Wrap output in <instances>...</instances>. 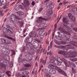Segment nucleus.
I'll list each match as a JSON object with an SVG mask.
<instances>
[{
  "mask_svg": "<svg viewBox=\"0 0 77 77\" xmlns=\"http://www.w3.org/2000/svg\"><path fill=\"white\" fill-rule=\"evenodd\" d=\"M54 60H55V58L54 57H53L52 58L51 60L50 63H53V62H54Z\"/></svg>",
  "mask_w": 77,
  "mask_h": 77,
  "instance_id": "obj_36",
  "label": "nucleus"
},
{
  "mask_svg": "<svg viewBox=\"0 0 77 77\" xmlns=\"http://www.w3.org/2000/svg\"><path fill=\"white\" fill-rule=\"evenodd\" d=\"M47 17L48 18V19H50L51 18V16L50 15H47Z\"/></svg>",
  "mask_w": 77,
  "mask_h": 77,
  "instance_id": "obj_57",
  "label": "nucleus"
},
{
  "mask_svg": "<svg viewBox=\"0 0 77 77\" xmlns=\"http://www.w3.org/2000/svg\"><path fill=\"white\" fill-rule=\"evenodd\" d=\"M73 30H74L75 32H77V28H74L73 29Z\"/></svg>",
  "mask_w": 77,
  "mask_h": 77,
  "instance_id": "obj_59",
  "label": "nucleus"
},
{
  "mask_svg": "<svg viewBox=\"0 0 77 77\" xmlns=\"http://www.w3.org/2000/svg\"><path fill=\"white\" fill-rule=\"evenodd\" d=\"M42 20H45V21H47L48 20L47 16H45L44 18L42 17Z\"/></svg>",
  "mask_w": 77,
  "mask_h": 77,
  "instance_id": "obj_44",
  "label": "nucleus"
},
{
  "mask_svg": "<svg viewBox=\"0 0 77 77\" xmlns=\"http://www.w3.org/2000/svg\"><path fill=\"white\" fill-rule=\"evenodd\" d=\"M72 44L73 46L77 47V42L75 41H72Z\"/></svg>",
  "mask_w": 77,
  "mask_h": 77,
  "instance_id": "obj_23",
  "label": "nucleus"
},
{
  "mask_svg": "<svg viewBox=\"0 0 77 77\" xmlns=\"http://www.w3.org/2000/svg\"><path fill=\"white\" fill-rule=\"evenodd\" d=\"M21 57H22V54H21L19 56V60H21Z\"/></svg>",
  "mask_w": 77,
  "mask_h": 77,
  "instance_id": "obj_61",
  "label": "nucleus"
},
{
  "mask_svg": "<svg viewBox=\"0 0 77 77\" xmlns=\"http://www.w3.org/2000/svg\"><path fill=\"white\" fill-rule=\"evenodd\" d=\"M26 45V47L28 48H30V49H32L33 48V44L31 42H27Z\"/></svg>",
  "mask_w": 77,
  "mask_h": 77,
  "instance_id": "obj_8",
  "label": "nucleus"
},
{
  "mask_svg": "<svg viewBox=\"0 0 77 77\" xmlns=\"http://www.w3.org/2000/svg\"><path fill=\"white\" fill-rule=\"evenodd\" d=\"M69 17L70 19L71 20H72L73 21H74L75 20V18L74 16L72 15V14H69Z\"/></svg>",
  "mask_w": 77,
  "mask_h": 77,
  "instance_id": "obj_13",
  "label": "nucleus"
},
{
  "mask_svg": "<svg viewBox=\"0 0 77 77\" xmlns=\"http://www.w3.org/2000/svg\"><path fill=\"white\" fill-rule=\"evenodd\" d=\"M71 60L72 61V62H76V61H77V58H75L74 59H72Z\"/></svg>",
  "mask_w": 77,
  "mask_h": 77,
  "instance_id": "obj_47",
  "label": "nucleus"
},
{
  "mask_svg": "<svg viewBox=\"0 0 77 77\" xmlns=\"http://www.w3.org/2000/svg\"><path fill=\"white\" fill-rule=\"evenodd\" d=\"M66 42L67 43H70V42H71V39L69 38H67L66 39Z\"/></svg>",
  "mask_w": 77,
  "mask_h": 77,
  "instance_id": "obj_42",
  "label": "nucleus"
},
{
  "mask_svg": "<svg viewBox=\"0 0 77 77\" xmlns=\"http://www.w3.org/2000/svg\"><path fill=\"white\" fill-rule=\"evenodd\" d=\"M48 3L49 4V5H50V6L51 5H53L54 4L53 3L51 2H50Z\"/></svg>",
  "mask_w": 77,
  "mask_h": 77,
  "instance_id": "obj_53",
  "label": "nucleus"
},
{
  "mask_svg": "<svg viewBox=\"0 0 77 77\" xmlns=\"http://www.w3.org/2000/svg\"><path fill=\"white\" fill-rule=\"evenodd\" d=\"M33 44H34L33 46L34 47V48L33 49L34 50H35V49L36 50L35 51H36V48L38 47V46L39 45L38 44V43L37 42H34L33 43Z\"/></svg>",
  "mask_w": 77,
  "mask_h": 77,
  "instance_id": "obj_11",
  "label": "nucleus"
},
{
  "mask_svg": "<svg viewBox=\"0 0 77 77\" xmlns=\"http://www.w3.org/2000/svg\"><path fill=\"white\" fill-rule=\"evenodd\" d=\"M1 41L2 42L3 44H5L6 43V39H5L4 38H2L1 39Z\"/></svg>",
  "mask_w": 77,
  "mask_h": 77,
  "instance_id": "obj_30",
  "label": "nucleus"
},
{
  "mask_svg": "<svg viewBox=\"0 0 77 77\" xmlns=\"http://www.w3.org/2000/svg\"><path fill=\"white\" fill-rule=\"evenodd\" d=\"M65 48V46H59V47L58 48Z\"/></svg>",
  "mask_w": 77,
  "mask_h": 77,
  "instance_id": "obj_51",
  "label": "nucleus"
},
{
  "mask_svg": "<svg viewBox=\"0 0 77 77\" xmlns=\"http://www.w3.org/2000/svg\"><path fill=\"white\" fill-rule=\"evenodd\" d=\"M7 51L5 50L4 51V52H3V53L4 54L7 55Z\"/></svg>",
  "mask_w": 77,
  "mask_h": 77,
  "instance_id": "obj_60",
  "label": "nucleus"
},
{
  "mask_svg": "<svg viewBox=\"0 0 77 77\" xmlns=\"http://www.w3.org/2000/svg\"><path fill=\"white\" fill-rule=\"evenodd\" d=\"M11 56H14V55H15V51L13 50H11Z\"/></svg>",
  "mask_w": 77,
  "mask_h": 77,
  "instance_id": "obj_28",
  "label": "nucleus"
},
{
  "mask_svg": "<svg viewBox=\"0 0 77 77\" xmlns=\"http://www.w3.org/2000/svg\"><path fill=\"white\" fill-rule=\"evenodd\" d=\"M69 27L71 29V28H72V27H73V25L72 24H70L69 26Z\"/></svg>",
  "mask_w": 77,
  "mask_h": 77,
  "instance_id": "obj_55",
  "label": "nucleus"
},
{
  "mask_svg": "<svg viewBox=\"0 0 77 77\" xmlns=\"http://www.w3.org/2000/svg\"><path fill=\"white\" fill-rule=\"evenodd\" d=\"M47 26V24L45 23H44L43 22L42 23L40 24L38 26V27H39L40 29H43L44 27H45Z\"/></svg>",
  "mask_w": 77,
  "mask_h": 77,
  "instance_id": "obj_6",
  "label": "nucleus"
},
{
  "mask_svg": "<svg viewBox=\"0 0 77 77\" xmlns=\"http://www.w3.org/2000/svg\"><path fill=\"white\" fill-rule=\"evenodd\" d=\"M37 39H42V37H41V36H39V35H37L35 37Z\"/></svg>",
  "mask_w": 77,
  "mask_h": 77,
  "instance_id": "obj_41",
  "label": "nucleus"
},
{
  "mask_svg": "<svg viewBox=\"0 0 77 77\" xmlns=\"http://www.w3.org/2000/svg\"><path fill=\"white\" fill-rule=\"evenodd\" d=\"M45 75L46 77H51V75H49L48 73V74Z\"/></svg>",
  "mask_w": 77,
  "mask_h": 77,
  "instance_id": "obj_50",
  "label": "nucleus"
},
{
  "mask_svg": "<svg viewBox=\"0 0 77 77\" xmlns=\"http://www.w3.org/2000/svg\"><path fill=\"white\" fill-rule=\"evenodd\" d=\"M6 51V49L4 48L2 49V51L3 52H4L5 51Z\"/></svg>",
  "mask_w": 77,
  "mask_h": 77,
  "instance_id": "obj_63",
  "label": "nucleus"
},
{
  "mask_svg": "<svg viewBox=\"0 0 77 77\" xmlns=\"http://www.w3.org/2000/svg\"><path fill=\"white\" fill-rule=\"evenodd\" d=\"M63 21L64 23H66V24L67 23H68V21H68V19H67V18L63 17Z\"/></svg>",
  "mask_w": 77,
  "mask_h": 77,
  "instance_id": "obj_19",
  "label": "nucleus"
},
{
  "mask_svg": "<svg viewBox=\"0 0 77 77\" xmlns=\"http://www.w3.org/2000/svg\"><path fill=\"white\" fill-rule=\"evenodd\" d=\"M24 4H26L28 6L30 5V2L28 0H27L25 2H24Z\"/></svg>",
  "mask_w": 77,
  "mask_h": 77,
  "instance_id": "obj_37",
  "label": "nucleus"
},
{
  "mask_svg": "<svg viewBox=\"0 0 77 77\" xmlns=\"http://www.w3.org/2000/svg\"><path fill=\"white\" fill-rule=\"evenodd\" d=\"M11 42V41L10 40H7L6 41L5 44H10Z\"/></svg>",
  "mask_w": 77,
  "mask_h": 77,
  "instance_id": "obj_39",
  "label": "nucleus"
},
{
  "mask_svg": "<svg viewBox=\"0 0 77 77\" xmlns=\"http://www.w3.org/2000/svg\"><path fill=\"white\" fill-rule=\"evenodd\" d=\"M30 52H27V54L25 55V57L27 59H29V60H32V58L30 56Z\"/></svg>",
  "mask_w": 77,
  "mask_h": 77,
  "instance_id": "obj_10",
  "label": "nucleus"
},
{
  "mask_svg": "<svg viewBox=\"0 0 77 77\" xmlns=\"http://www.w3.org/2000/svg\"><path fill=\"white\" fill-rule=\"evenodd\" d=\"M4 63L6 65H9V62L6 60H4Z\"/></svg>",
  "mask_w": 77,
  "mask_h": 77,
  "instance_id": "obj_29",
  "label": "nucleus"
},
{
  "mask_svg": "<svg viewBox=\"0 0 77 77\" xmlns=\"http://www.w3.org/2000/svg\"><path fill=\"white\" fill-rule=\"evenodd\" d=\"M58 30H59V31H61L63 33H66V34H67V35H71V34L69 33V32L65 31V29L62 27H59L58 28Z\"/></svg>",
  "mask_w": 77,
  "mask_h": 77,
  "instance_id": "obj_7",
  "label": "nucleus"
},
{
  "mask_svg": "<svg viewBox=\"0 0 77 77\" xmlns=\"http://www.w3.org/2000/svg\"><path fill=\"white\" fill-rule=\"evenodd\" d=\"M69 65H71L72 66L75 68V64L71 62L70 61H69Z\"/></svg>",
  "mask_w": 77,
  "mask_h": 77,
  "instance_id": "obj_24",
  "label": "nucleus"
},
{
  "mask_svg": "<svg viewBox=\"0 0 77 77\" xmlns=\"http://www.w3.org/2000/svg\"><path fill=\"white\" fill-rule=\"evenodd\" d=\"M31 5L32 6H34L35 5V2L32 1L31 3Z\"/></svg>",
  "mask_w": 77,
  "mask_h": 77,
  "instance_id": "obj_54",
  "label": "nucleus"
},
{
  "mask_svg": "<svg viewBox=\"0 0 77 77\" xmlns=\"http://www.w3.org/2000/svg\"><path fill=\"white\" fill-rule=\"evenodd\" d=\"M7 38H8V39H9L11 40V41H15V38H13L11 37L7 36Z\"/></svg>",
  "mask_w": 77,
  "mask_h": 77,
  "instance_id": "obj_31",
  "label": "nucleus"
},
{
  "mask_svg": "<svg viewBox=\"0 0 77 77\" xmlns=\"http://www.w3.org/2000/svg\"><path fill=\"white\" fill-rule=\"evenodd\" d=\"M56 70L58 71L60 74H61L63 75H66V73H65L64 71L62 70V69L57 67H56Z\"/></svg>",
  "mask_w": 77,
  "mask_h": 77,
  "instance_id": "obj_4",
  "label": "nucleus"
},
{
  "mask_svg": "<svg viewBox=\"0 0 77 77\" xmlns=\"http://www.w3.org/2000/svg\"><path fill=\"white\" fill-rule=\"evenodd\" d=\"M9 3H8L7 4H6L5 5L3 8L4 9H6V8H7V7H8V6H9Z\"/></svg>",
  "mask_w": 77,
  "mask_h": 77,
  "instance_id": "obj_34",
  "label": "nucleus"
},
{
  "mask_svg": "<svg viewBox=\"0 0 77 77\" xmlns=\"http://www.w3.org/2000/svg\"><path fill=\"white\" fill-rule=\"evenodd\" d=\"M0 2L2 5H5L6 3V0H0Z\"/></svg>",
  "mask_w": 77,
  "mask_h": 77,
  "instance_id": "obj_27",
  "label": "nucleus"
},
{
  "mask_svg": "<svg viewBox=\"0 0 77 77\" xmlns=\"http://www.w3.org/2000/svg\"><path fill=\"white\" fill-rule=\"evenodd\" d=\"M7 28L4 27L3 29V31L5 33H8V32L9 33L12 34L14 33V31L12 29H11V26H14L15 24L14 23V22L12 20H9L7 22Z\"/></svg>",
  "mask_w": 77,
  "mask_h": 77,
  "instance_id": "obj_1",
  "label": "nucleus"
},
{
  "mask_svg": "<svg viewBox=\"0 0 77 77\" xmlns=\"http://www.w3.org/2000/svg\"><path fill=\"white\" fill-rule=\"evenodd\" d=\"M55 60H54V62L55 65H57V62H58V59H55Z\"/></svg>",
  "mask_w": 77,
  "mask_h": 77,
  "instance_id": "obj_38",
  "label": "nucleus"
},
{
  "mask_svg": "<svg viewBox=\"0 0 77 77\" xmlns=\"http://www.w3.org/2000/svg\"><path fill=\"white\" fill-rule=\"evenodd\" d=\"M27 69V68L26 66H24L23 67L20 69V71H26Z\"/></svg>",
  "mask_w": 77,
  "mask_h": 77,
  "instance_id": "obj_25",
  "label": "nucleus"
},
{
  "mask_svg": "<svg viewBox=\"0 0 77 77\" xmlns=\"http://www.w3.org/2000/svg\"><path fill=\"white\" fill-rule=\"evenodd\" d=\"M60 60V61H61V62H63L65 65L66 67L67 66L69 67V65L68 64L66 60L64 58H62Z\"/></svg>",
  "mask_w": 77,
  "mask_h": 77,
  "instance_id": "obj_9",
  "label": "nucleus"
},
{
  "mask_svg": "<svg viewBox=\"0 0 77 77\" xmlns=\"http://www.w3.org/2000/svg\"><path fill=\"white\" fill-rule=\"evenodd\" d=\"M17 17V16L15 15H14V14H11V20H15V21H16V18Z\"/></svg>",
  "mask_w": 77,
  "mask_h": 77,
  "instance_id": "obj_16",
  "label": "nucleus"
},
{
  "mask_svg": "<svg viewBox=\"0 0 77 77\" xmlns=\"http://www.w3.org/2000/svg\"><path fill=\"white\" fill-rule=\"evenodd\" d=\"M72 57H75L76 56H77V52H75V51H74V52H73L72 53Z\"/></svg>",
  "mask_w": 77,
  "mask_h": 77,
  "instance_id": "obj_26",
  "label": "nucleus"
},
{
  "mask_svg": "<svg viewBox=\"0 0 77 77\" xmlns=\"http://www.w3.org/2000/svg\"><path fill=\"white\" fill-rule=\"evenodd\" d=\"M38 19L36 21V23H40V24H42L43 22L42 21V17H40L38 18Z\"/></svg>",
  "mask_w": 77,
  "mask_h": 77,
  "instance_id": "obj_12",
  "label": "nucleus"
},
{
  "mask_svg": "<svg viewBox=\"0 0 77 77\" xmlns=\"http://www.w3.org/2000/svg\"><path fill=\"white\" fill-rule=\"evenodd\" d=\"M48 54H49L50 55H51L52 54L51 51H50L49 52H48L47 54V55H48Z\"/></svg>",
  "mask_w": 77,
  "mask_h": 77,
  "instance_id": "obj_56",
  "label": "nucleus"
},
{
  "mask_svg": "<svg viewBox=\"0 0 77 77\" xmlns=\"http://www.w3.org/2000/svg\"><path fill=\"white\" fill-rule=\"evenodd\" d=\"M42 62V63H43V65H45V61L44 60H43V59H42L41 60L40 63H41Z\"/></svg>",
  "mask_w": 77,
  "mask_h": 77,
  "instance_id": "obj_40",
  "label": "nucleus"
},
{
  "mask_svg": "<svg viewBox=\"0 0 77 77\" xmlns=\"http://www.w3.org/2000/svg\"><path fill=\"white\" fill-rule=\"evenodd\" d=\"M45 34V32L44 30L40 31L39 32V34L40 36H44Z\"/></svg>",
  "mask_w": 77,
  "mask_h": 77,
  "instance_id": "obj_14",
  "label": "nucleus"
},
{
  "mask_svg": "<svg viewBox=\"0 0 77 77\" xmlns=\"http://www.w3.org/2000/svg\"><path fill=\"white\" fill-rule=\"evenodd\" d=\"M57 33L58 34V36L59 38H63L64 37V36H63V34L62 33V32H58Z\"/></svg>",
  "mask_w": 77,
  "mask_h": 77,
  "instance_id": "obj_17",
  "label": "nucleus"
},
{
  "mask_svg": "<svg viewBox=\"0 0 77 77\" xmlns=\"http://www.w3.org/2000/svg\"><path fill=\"white\" fill-rule=\"evenodd\" d=\"M14 9L16 11H18L19 9H20V8L19 7V6L18 5L16 6L14 8Z\"/></svg>",
  "mask_w": 77,
  "mask_h": 77,
  "instance_id": "obj_35",
  "label": "nucleus"
},
{
  "mask_svg": "<svg viewBox=\"0 0 77 77\" xmlns=\"http://www.w3.org/2000/svg\"><path fill=\"white\" fill-rule=\"evenodd\" d=\"M22 74H23V75H26V71L23 72H22Z\"/></svg>",
  "mask_w": 77,
  "mask_h": 77,
  "instance_id": "obj_62",
  "label": "nucleus"
},
{
  "mask_svg": "<svg viewBox=\"0 0 77 77\" xmlns=\"http://www.w3.org/2000/svg\"><path fill=\"white\" fill-rule=\"evenodd\" d=\"M35 41H37V42H38V43H40V42H41V41H40V40L39 39H35Z\"/></svg>",
  "mask_w": 77,
  "mask_h": 77,
  "instance_id": "obj_52",
  "label": "nucleus"
},
{
  "mask_svg": "<svg viewBox=\"0 0 77 77\" xmlns=\"http://www.w3.org/2000/svg\"><path fill=\"white\" fill-rule=\"evenodd\" d=\"M49 8L50 9H53L54 8V4L51 5L49 6Z\"/></svg>",
  "mask_w": 77,
  "mask_h": 77,
  "instance_id": "obj_48",
  "label": "nucleus"
},
{
  "mask_svg": "<svg viewBox=\"0 0 77 77\" xmlns=\"http://www.w3.org/2000/svg\"><path fill=\"white\" fill-rule=\"evenodd\" d=\"M58 53L59 54H63L65 57H73L72 56V54L70 52L68 53H65L64 51H63L60 50L58 51Z\"/></svg>",
  "mask_w": 77,
  "mask_h": 77,
  "instance_id": "obj_2",
  "label": "nucleus"
},
{
  "mask_svg": "<svg viewBox=\"0 0 77 77\" xmlns=\"http://www.w3.org/2000/svg\"><path fill=\"white\" fill-rule=\"evenodd\" d=\"M53 13V11H52V9H51L49 10V12L47 13L46 15H50L52 14Z\"/></svg>",
  "mask_w": 77,
  "mask_h": 77,
  "instance_id": "obj_20",
  "label": "nucleus"
},
{
  "mask_svg": "<svg viewBox=\"0 0 77 77\" xmlns=\"http://www.w3.org/2000/svg\"><path fill=\"white\" fill-rule=\"evenodd\" d=\"M55 37V38L57 39H60V40H62V38H59V36H56Z\"/></svg>",
  "mask_w": 77,
  "mask_h": 77,
  "instance_id": "obj_46",
  "label": "nucleus"
},
{
  "mask_svg": "<svg viewBox=\"0 0 77 77\" xmlns=\"http://www.w3.org/2000/svg\"><path fill=\"white\" fill-rule=\"evenodd\" d=\"M19 6V8H20V9H24V7H23L21 5H20Z\"/></svg>",
  "mask_w": 77,
  "mask_h": 77,
  "instance_id": "obj_49",
  "label": "nucleus"
},
{
  "mask_svg": "<svg viewBox=\"0 0 77 77\" xmlns=\"http://www.w3.org/2000/svg\"><path fill=\"white\" fill-rule=\"evenodd\" d=\"M73 38L75 39H77V35L74 36L73 37Z\"/></svg>",
  "mask_w": 77,
  "mask_h": 77,
  "instance_id": "obj_64",
  "label": "nucleus"
},
{
  "mask_svg": "<svg viewBox=\"0 0 77 77\" xmlns=\"http://www.w3.org/2000/svg\"><path fill=\"white\" fill-rule=\"evenodd\" d=\"M61 63H62V62L60 60V61H58L56 65H57L58 66H60V65H61Z\"/></svg>",
  "mask_w": 77,
  "mask_h": 77,
  "instance_id": "obj_32",
  "label": "nucleus"
},
{
  "mask_svg": "<svg viewBox=\"0 0 77 77\" xmlns=\"http://www.w3.org/2000/svg\"><path fill=\"white\" fill-rule=\"evenodd\" d=\"M30 35L32 37H35L36 36V33L35 31H32L30 33Z\"/></svg>",
  "mask_w": 77,
  "mask_h": 77,
  "instance_id": "obj_15",
  "label": "nucleus"
},
{
  "mask_svg": "<svg viewBox=\"0 0 77 77\" xmlns=\"http://www.w3.org/2000/svg\"><path fill=\"white\" fill-rule=\"evenodd\" d=\"M72 70L73 73H74V74H75V73H76L77 72L76 70L75 69H74L73 67L72 68Z\"/></svg>",
  "mask_w": 77,
  "mask_h": 77,
  "instance_id": "obj_33",
  "label": "nucleus"
},
{
  "mask_svg": "<svg viewBox=\"0 0 77 77\" xmlns=\"http://www.w3.org/2000/svg\"><path fill=\"white\" fill-rule=\"evenodd\" d=\"M49 73L51 74H56V71L54 69H51L49 70Z\"/></svg>",
  "mask_w": 77,
  "mask_h": 77,
  "instance_id": "obj_18",
  "label": "nucleus"
},
{
  "mask_svg": "<svg viewBox=\"0 0 77 77\" xmlns=\"http://www.w3.org/2000/svg\"><path fill=\"white\" fill-rule=\"evenodd\" d=\"M33 40V37L31 36H28L26 37V38L25 41V42H31Z\"/></svg>",
  "mask_w": 77,
  "mask_h": 77,
  "instance_id": "obj_5",
  "label": "nucleus"
},
{
  "mask_svg": "<svg viewBox=\"0 0 77 77\" xmlns=\"http://www.w3.org/2000/svg\"><path fill=\"white\" fill-rule=\"evenodd\" d=\"M48 67L49 69H53L54 66V65L53 64H50L48 65Z\"/></svg>",
  "mask_w": 77,
  "mask_h": 77,
  "instance_id": "obj_22",
  "label": "nucleus"
},
{
  "mask_svg": "<svg viewBox=\"0 0 77 77\" xmlns=\"http://www.w3.org/2000/svg\"><path fill=\"white\" fill-rule=\"evenodd\" d=\"M17 24H20V27H23V25H24L23 22L22 21H18L17 22Z\"/></svg>",
  "mask_w": 77,
  "mask_h": 77,
  "instance_id": "obj_21",
  "label": "nucleus"
},
{
  "mask_svg": "<svg viewBox=\"0 0 77 77\" xmlns=\"http://www.w3.org/2000/svg\"><path fill=\"white\" fill-rule=\"evenodd\" d=\"M9 72H11L9 71H6V74H7V75H8V77H9V76H11V75L9 74Z\"/></svg>",
  "mask_w": 77,
  "mask_h": 77,
  "instance_id": "obj_45",
  "label": "nucleus"
},
{
  "mask_svg": "<svg viewBox=\"0 0 77 77\" xmlns=\"http://www.w3.org/2000/svg\"><path fill=\"white\" fill-rule=\"evenodd\" d=\"M44 75H46V74H48V70H47L46 69H45L44 70Z\"/></svg>",
  "mask_w": 77,
  "mask_h": 77,
  "instance_id": "obj_43",
  "label": "nucleus"
},
{
  "mask_svg": "<svg viewBox=\"0 0 77 77\" xmlns=\"http://www.w3.org/2000/svg\"><path fill=\"white\" fill-rule=\"evenodd\" d=\"M10 53V51L9 50H8L7 51V55H8V54H9Z\"/></svg>",
  "mask_w": 77,
  "mask_h": 77,
  "instance_id": "obj_58",
  "label": "nucleus"
},
{
  "mask_svg": "<svg viewBox=\"0 0 77 77\" xmlns=\"http://www.w3.org/2000/svg\"><path fill=\"white\" fill-rule=\"evenodd\" d=\"M68 47L66 49L67 50H69V52L72 54V53L74 52L75 51V48L71 45H67Z\"/></svg>",
  "mask_w": 77,
  "mask_h": 77,
  "instance_id": "obj_3",
  "label": "nucleus"
}]
</instances>
